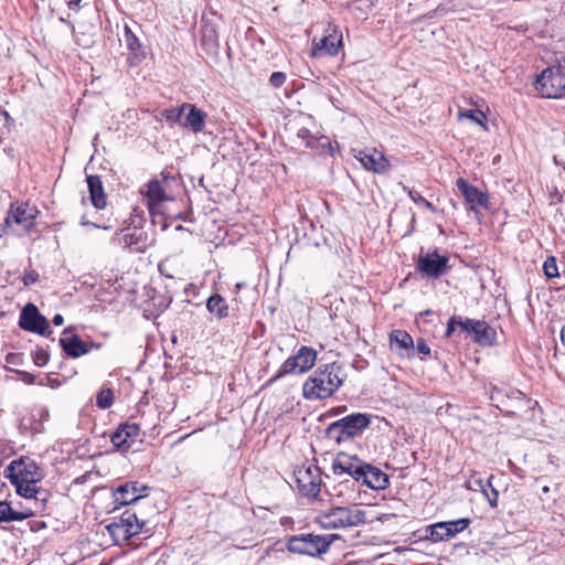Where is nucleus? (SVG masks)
Listing matches in <instances>:
<instances>
[{
  "label": "nucleus",
  "instance_id": "obj_39",
  "mask_svg": "<svg viewBox=\"0 0 565 565\" xmlns=\"http://www.w3.org/2000/svg\"><path fill=\"white\" fill-rule=\"evenodd\" d=\"M408 196L411 198V200L414 203H416L431 212L435 211L434 205L429 201H427L424 196H422L419 192H417L415 190H408Z\"/></svg>",
  "mask_w": 565,
  "mask_h": 565
},
{
  "label": "nucleus",
  "instance_id": "obj_53",
  "mask_svg": "<svg viewBox=\"0 0 565 565\" xmlns=\"http://www.w3.org/2000/svg\"><path fill=\"white\" fill-rule=\"evenodd\" d=\"M35 430L41 431L42 427L39 425L38 427H34Z\"/></svg>",
  "mask_w": 565,
  "mask_h": 565
},
{
  "label": "nucleus",
  "instance_id": "obj_35",
  "mask_svg": "<svg viewBox=\"0 0 565 565\" xmlns=\"http://www.w3.org/2000/svg\"><path fill=\"white\" fill-rule=\"evenodd\" d=\"M202 45L207 46L211 50H215L218 46V36L214 28L206 26L202 32L201 39Z\"/></svg>",
  "mask_w": 565,
  "mask_h": 565
},
{
  "label": "nucleus",
  "instance_id": "obj_21",
  "mask_svg": "<svg viewBox=\"0 0 565 565\" xmlns=\"http://www.w3.org/2000/svg\"><path fill=\"white\" fill-rule=\"evenodd\" d=\"M456 185L459 192L463 195L467 203L470 204L471 210H473L476 206H487L489 201L488 195L475 185L469 184L467 180L459 178L456 181Z\"/></svg>",
  "mask_w": 565,
  "mask_h": 565
},
{
  "label": "nucleus",
  "instance_id": "obj_12",
  "mask_svg": "<svg viewBox=\"0 0 565 565\" xmlns=\"http://www.w3.org/2000/svg\"><path fill=\"white\" fill-rule=\"evenodd\" d=\"M354 158L361 162L364 169L373 173L382 174L390 169L387 158L375 148L354 150Z\"/></svg>",
  "mask_w": 565,
  "mask_h": 565
},
{
  "label": "nucleus",
  "instance_id": "obj_43",
  "mask_svg": "<svg viewBox=\"0 0 565 565\" xmlns=\"http://www.w3.org/2000/svg\"><path fill=\"white\" fill-rule=\"evenodd\" d=\"M286 74L282 72H274L269 77V83L273 87L278 88L286 82Z\"/></svg>",
  "mask_w": 565,
  "mask_h": 565
},
{
  "label": "nucleus",
  "instance_id": "obj_36",
  "mask_svg": "<svg viewBox=\"0 0 565 565\" xmlns=\"http://www.w3.org/2000/svg\"><path fill=\"white\" fill-rule=\"evenodd\" d=\"M111 443L117 449H127L131 446L129 439L127 436H125L124 429L120 426L113 435H111Z\"/></svg>",
  "mask_w": 565,
  "mask_h": 565
},
{
  "label": "nucleus",
  "instance_id": "obj_24",
  "mask_svg": "<svg viewBox=\"0 0 565 565\" xmlns=\"http://www.w3.org/2000/svg\"><path fill=\"white\" fill-rule=\"evenodd\" d=\"M60 344L64 352L71 358H79L89 352L86 343L83 342L78 335L70 333L67 329L60 339Z\"/></svg>",
  "mask_w": 565,
  "mask_h": 565
},
{
  "label": "nucleus",
  "instance_id": "obj_52",
  "mask_svg": "<svg viewBox=\"0 0 565 565\" xmlns=\"http://www.w3.org/2000/svg\"><path fill=\"white\" fill-rule=\"evenodd\" d=\"M243 286H244V285H243L242 282L236 284V288H237V289L243 288Z\"/></svg>",
  "mask_w": 565,
  "mask_h": 565
},
{
  "label": "nucleus",
  "instance_id": "obj_15",
  "mask_svg": "<svg viewBox=\"0 0 565 565\" xmlns=\"http://www.w3.org/2000/svg\"><path fill=\"white\" fill-rule=\"evenodd\" d=\"M447 263L448 257L440 256L437 250H435L425 255L420 254L417 268L428 277L438 278L445 273Z\"/></svg>",
  "mask_w": 565,
  "mask_h": 565
},
{
  "label": "nucleus",
  "instance_id": "obj_54",
  "mask_svg": "<svg viewBox=\"0 0 565 565\" xmlns=\"http://www.w3.org/2000/svg\"><path fill=\"white\" fill-rule=\"evenodd\" d=\"M177 230H178V231H182V230H183L182 225H178V226H177Z\"/></svg>",
  "mask_w": 565,
  "mask_h": 565
},
{
  "label": "nucleus",
  "instance_id": "obj_6",
  "mask_svg": "<svg viewBox=\"0 0 565 565\" xmlns=\"http://www.w3.org/2000/svg\"><path fill=\"white\" fill-rule=\"evenodd\" d=\"M143 522H140L136 513L126 510L122 514L106 525V530L116 544L127 542L142 531Z\"/></svg>",
  "mask_w": 565,
  "mask_h": 565
},
{
  "label": "nucleus",
  "instance_id": "obj_51",
  "mask_svg": "<svg viewBox=\"0 0 565 565\" xmlns=\"http://www.w3.org/2000/svg\"><path fill=\"white\" fill-rule=\"evenodd\" d=\"M561 340H562L563 344H565V326L561 330Z\"/></svg>",
  "mask_w": 565,
  "mask_h": 565
},
{
  "label": "nucleus",
  "instance_id": "obj_10",
  "mask_svg": "<svg viewBox=\"0 0 565 565\" xmlns=\"http://www.w3.org/2000/svg\"><path fill=\"white\" fill-rule=\"evenodd\" d=\"M295 477L299 491L303 495L311 498L318 495L321 487V476L317 466L301 467L295 472Z\"/></svg>",
  "mask_w": 565,
  "mask_h": 565
},
{
  "label": "nucleus",
  "instance_id": "obj_8",
  "mask_svg": "<svg viewBox=\"0 0 565 565\" xmlns=\"http://www.w3.org/2000/svg\"><path fill=\"white\" fill-rule=\"evenodd\" d=\"M168 184L169 180L167 178L161 180L152 179L140 189V193L146 199L150 214H160L162 203L173 200V198L168 193Z\"/></svg>",
  "mask_w": 565,
  "mask_h": 565
},
{
  "label": "nucleus",
  "instance_id": "obj_47",
  "mask_svg": "<svg viewBox=\"0 0 565 565\" xmlns=\"http://www.w3.org/2000/svg\"><path fill=\"white\" fill-rule=\"evenodd\" d=\"M81 225H83V226L89 225V226H93L95 228H103L105 231H109V230L113 228L111 225H102V224H98V223H93V222L87 221L85 217H82Z\"/></svg>",
  "mask_w": 565,
  "mask_h": 565
},
{
  "label": "nucleus",
  "instance_id": "obj_26",
  "mask_svg": "<svg viewBox=\"0 0 565 565\" xmlns=\"http://www.w3.org/2000/svg\"><path fill=\"white\" fill-rule=\"evenodd\" d=\"M115 502L120 505H127L136 502L138 499L142 497L139 493V489L137 488V483H125L120 484L116 491L114 492Z\"/></svg>",
  "mask_w": 565,
  "mask_h": 565
},
{
  "label": "nucleus",
  "instance_id": "obj_16",
  "mask_svg": "<svg viewBox=\"0 0 565 565\" xmlns=\"http://www.w3.org/2000/svg\"><path fill=\"white\" fill-rule=\"evenodd\" d=\"M524 397V394L516 388L504 390L493 387L490 395V398L495 403V406L507 413H513L511 408L515 407V404L522 403Z\"/></svg>",
  "mask_w": 565,
  "mask_h": 565
},
{
  "label": "nucleus",
  "instance_id": "obj_5",
  "mask_svg": "<svg viewBox=\"0 0 565 565\" xmlns=\"http://www.w3.org/2000/svg\"><path fill=\"white\" fill-rule=\"evenodd\" d=\"M366 521L365 511L359 508L338 507L319 516V523L326 529L358 526Z\"/></svg>",
  "mask_w": 565,
  "mask_h": 565
},
{
  "label": "nucleus",
  "instance_id": "obj_46",
  "mask_svg": "<svg viewBox=\"0 0 565 565\" xmlns=\"http://www.w3.org/2000/svg\"><path fill=\"white\" fill-rule=\"evenodd\" d=\"M416 350L424 355H428L430 353V348L423 339L417 340Z\"/></svg>",
  "mask_w": 565,
  "mask_h": 565
},
{
  "label": "nucleus",
  "instance_id": "obj_20",
  "mask_svg": "<svg viewBox=\"0 0 565 565\" xmlns=\"http://www.w3.org/2000/svg\"><path fill=\"white\" fill-rule=\"evenodd\" d=\"M358 482L373 490H383L390 481L387 475L381 469L365 462Z\"/></svg>",
  "mask_w": 565,
  "mask_h": 565
},
{
  "label": "nucleus",
  "instance_id": "obj_32",
  "mask_svg": "<svg viewBox=\"0 0 565 565\" xmlns=\"http://www.w3.org/2000/svg\"><path fill=\"white\" fill-rule=\"evenodd\" d=\"M328 438L341 443L342 440L349 439L350 437L344 434L341 419L331 423L327 428Z\"/></svg>",
  "mask_w": 565,
  "mask_h": 565
},
{
  "label": "nucleus",
  "instance_id": "obj_18",
  "mask_svg": "<svg viewBox=\"0 0 565 565\" xmlns=\"http://www.w3.org/2000/svg\"><path fill=\"white\" fill-rule=\"evenodd\" d=\"M494 476H490L487 480H483L479 473L473 472L466 482L467 489L471 491H480L483 497L488 500L492 508L498 505L499 492L493 487Z\"/></svg>",
  "mask_w": 565,
  "mask_h": 565
},
{
  "label": "nucleus",
  "instance_id": "obj_3",
  "mask_svg": "<svg viewBox=\"0 0 565 565\" xmlns=\"http://www.w3.org/2000/svg\"><path fill=\"white\" fill-rule=\"evenodd\" d=\"M534 87L545 98L565 97V65L555 63L543 70L536 76Z\"/></svg>",
  "mask_w": 565,
  "mask_h": 565
},
{
  "label": "nucleus",
  "instance_id": "obj_27",
  "mask_svg": "<svg viewBox=\"0 0 565 565\" xmlns=\"http://www.w3.org/2000/svg\"><path fill=\"white\" fill-rule=\"evenodd\" d=\"M87 185L93 205L99 210L104 209L106 206V196L100 178L97 175H88Z\"/></svg>",
  "mask_w": 565,
  "mask_h": 565
},
{
  "label": "nucleus",
  "instance_id": "obj_29",
  "mask_svg": "<svg viewBox=\"0 0 565 565\" xmlns=\"http://www.w3.org/2000/svg\"><path fill=\"white\" fill-rule=\"evenodd\" d=\"M33 515L31 510L25 512L13 511L7 501H0V522L22 521Z\"/></svg>",
  "mask_w": 565,
  "mask_h": 565
},
{
  "label": "nucleus",
  "instance_id": "obj_49",
  "mask_svg": "<svg viewBox=\"0 0 565 565\" xmlns=\"http://www.w3.org/2000/svg\"><path fill=\"white\" fill-rule=\"evenodd\" d=\"M52 321H53V323H54L55 326H62V324H63V322H64V318H63V316H62V315L56 313V315L53 317V320H52Z\"/></svg>",
  "mask_w": 565,
  "mask_h": 565
},
{
  "label": "nucleus",
  "instance_id": "obj_25",
  "mask_svg": "<svg viewBox=\"0 0 565 565\" xmlns=\"http://www.w3.org/2000/svg\"><path fill=\"white\" fill-rule=\"evenodd\" d=\"M185 111L188 113L181 126L191 129L195 134L202 131L206 114L192 104H184Z\"/></svg>",
  "mask_w": 565,
  "mask_h": 565
},
{
  "label": "nucleus",
  "instance_id": "obj_28",
  "mask_svg": "<svg viewBox=\"0 0 565 565\" xmlns=\"http://www.w3.org/2000/svg\"><path fill=\"white\" fill-rule=\"evenodd\" d=\"M206 309L210 313L214 315L217 319H223L228 316V306L225 299L218 294L212 295L206 301Z\"/></svg>",
  "mask_w": 565,
  "mask_h": 565
},
{
  "label": "nucleus",
  "instance_id": "obj_22",
  "mask_svg": "<svg viewBox=\"0 0 565 565\" xmlns=\"http://www.w3.org/2000/svg\"><path fill=\"white\" fill-rule=\"evenodd\" d=\"M372 417L369 414L354 413L341 418L344 434L350 438L361 435L370 426Z\"/></svg>",
  "mask_w": 565,
  "mask_h": 565
},
{
  "label": "nucleus",
  "instance_id": "obj_37",
  "mask_svg": "<svg viewBox=\"0 0 565 565\" xmlns=\"http://www.w3.org/2000/svg\"><path fill=\"white\" fill-rule=\"evenodd\" d=\"M124 40H125L126 46L131 52L136 53L140 49V43H139L138 38L132 33V31L128 26H125Z\"/></svg>",
  "mask_w": 565,
  "mask_h": 565
},
{
  "label": "nucleus",
  "instance_id": "obj_33",
  "mask_svg": "<svg viewBox=\"0 0 565 565\" xmlns=\"http://www.w3.org/2000/svg\"><path fill=\"white\" fill-rule=\"evenodd\" d=\"M162 117L171 125L183 122L182 117L184 115V104L181 107L164 109L161 113Z\"/></svg>",
  "mask_w": 565,
  "mask_h": 565
},
{
  "label": "nucleus",
  "instance_id": "obj_2",
  "mask_svg": "<svg viewBox=\"0 0 565 565\" xmlns=\"http://www.w3.org/2000/svg\"><path fill=\"white\" fill-rule=\"evenodd\" d=\"M4 476L15 487L19 495L40 500L38 495L42 492L36 483L42 479V473L33 460L29 458L13 460L6 469ZM41 500L44 501L45 498H41Z\"/></svg>",
  "mask_w": 565,
  "mask_h": 565
},
{
  "label": "nucleus",
  "instance_id": "obj_9",
  "mask_svg": "<svg viewBox=\"0 0 565 565\" xmlns=\"http://www.w3.org/2000/svg\"><path fill=\"white\" fill-rule=\"evenodd\" d=\"M342 46V33L337 25L329 24L321 39L312 40L311 56H335Z\"/></svg>",
  "mask_w": 565,
  "mask_h": 565
},
{
  "label": "nucleus",
  "instance_id": "obj_4",
  "mask_svg": "<svg viewBox=\"0 0 565 565\" xmlns=\"http://www.w3.org/2000/svg\"><path fill=\"white\" fill-rule=\"evenodd\" d=\"M331 542L326 535L299 534L289 536L286 540V548L294 554L316 557L326 553Z\"/></svg>",
  "mask_w": 565,
  "mask_h": 565
},
{
  "label": "nucleus",
  "instance_id": "obj_45",
  "mask_svg": "<svg viewBox=\"0 0 565 565\" xmlns=\"http://www.w3.org/2000/svg\"><path fill=\"white\" fill-rule=\"evenodd\" d=\"M39 280V274L34 270L25 273L23 276V282L25 286L35 284Z\"/></svg>",
  "mask_w": 565,
  "mask_h": 565
},
{
  "label": "nucleus",
  "instance_id": "obj_31",
  "mask_svg": "<svg viewBox=\"0 0 565 565\" xmlns=\"http://www.w3.org/2000/svg\"><path fill=\"white\" fill-rule=\"evenodd\" d=\"M469 119L478 125H480L483 129L487 130V117L482 110L479 109H466L460 110L458 113V119Z\"/></svg>",
  "mask_w": 565,
  "mask_h": 565
},
{
  "label": "nucleus",
  "instance_id": "obj_50",
  "mask_svg": "<svg viewBox=\"0 0 565 565\" xmlns=\"http://www.w3.org/2000/svg\"><path fill=\"white\" fill-rule=\"evenodd\" d=\"M81 0H70L67 2L68 9L71 10H77L79 7Z\"/></svg>",
  "mask_w": 565,
  "mask_h": 565
},
{
  "label": "nucleus",
  "instance_id": "obj_11",
  "mask_svg": "<svg viewBox=\"0 0 565 565\" xmlns=\"http://www.w3.org/2000/svg\"><path fill=\"white\" fill-rule=\"evenodd\" d=\"M19 327L25 331L45 335L49 331V321L40 313L36 306L28 303L20 313Z\"/></svg>",
  "mask_w": 565,
  "mask_h": 565
},
{
  "label": "nucleus",
  "instance_id": "obj_23",
  "mask_svg": "<svg viewBox=\"0 0 565 565\" xmlns=\"http://www.w3.org/2000/svg\"><path fill=\"white\" fill-rule=\"evenodd\" d=\"M113 242L134 252H143L146 247V237L143 233L137 228L128 231L127 233L116 234Z\"/></svg>",
  "mask_w": 565,
  "mask_h": 565
},
{
  "label": "nucleus",
  "instance_id": "obj_44",
  "mask_svg": "<svg viewBox=\"0 0 565 565\" xmlns=\"http://www.w3.org/2000/svg\"><path fill=\"white\" fill-rule=\"evenodd\" d=\"M33 360L38 366H44L49 362V353L44 350H38L33 355Z\"/></svg>",
  "mask_w": 565,
  "mask_h": 565
},
{
  "label": "nucleus",
  "instance_id": "obj_38",
  "mask_svg": "<svg viewBox=\"0 0 565 565\" xmlns=\"http://www.w3.org/2000/svg\"><path fill=\"white\" fill-rule=\"evenodd\" d=\"M114 395L110 390H102L97 394L96 403L100 408H108L113 405Z\"/></svg>",
  "mask_w": 565,
  "mask_h": 565
},
{
  "label": "nucleus",
  "instance_id": "obj_42",
  "mask_svg": "<svg viewBox=\"0 0 565 565\" xmlns=\"http://www.w3.org/2000/svg\"><path fill=\"white\" fill-rule=\"evenodd\" d=\"M463 320L460 317H451L447 323L446 337L449 338L454 333L456 327H460L462 329Z\"/></svg>",
  "mask_w": 565,
  "mask_h": 565
},
{
  "label": "nucleus",
  "instance_id": "obj_55",
  "mask_svg": "<svg viewBox=\"0 0 565 565\" xmlns=\"http://www.w3.org/2000/svg\"><path fill=\"white\" fill-rule=\"evenodd\" d=\"M543 492H548V487H546V486H545V487L543 488Z\"/></svg>",
  "mask_w": 565,
  "mask_h": 565
},
{
  "label": "nucleus",
  "instance_id": "obj_14",
  "mask_svg": "<svg viewBox=\"0 0 565 565\" xmlns=\"http://www.w3.org/2000/svg\"><path fill=\"white\" fill-rule=\"evenodd\" d=\"M470 524V520L462 518L455 521L439 522L429 526V537L434 542L446 541L462 532Z\"/></svg>",
  "mask_w": 565,
  "mask_h": 565
},
{
  "label": "nucleus",
  "instance_id": "obj_17",
  "mask_svg": "<svg viewBox=\"0 0 565 565\" xmlns=\"http://www.w3.org/2000/svg\"><path fill=\"white\" fill-rule=\"evenodd\" d=\"M462 330L481 345L491 344L495 335V331L483 320L466 319L462 322Z\"/></svg>",
  "mask_w": 565,
  "mask_h": 565
},
{
  "label": "nucleus",
  "instance_id": "obj_48",
  "mask_svg": "<svg viewBox=\"0 0 565 565\" xmlns=\"http://www.w3.org/2000/svg\"><path fill=\"white\" fill-rule=\"evenodd\" d=\"M34 416H39L40 420H46L49 417V411L44 407H40L39 409L35 411Z\"/></svg>",
  "mask_w": 565,
  "mask_h": 565
},
{
  "label": "nucleus",
  "instance_id": "obj_30",
  "mask_svg": "<svg viewBox=\"0 0 565 565\" xmlns=\"http://www.w3.org/2000/svg\"><path fill=\"white\" fill-rule=\"evenodd\" d=\"M391 343H395L399 349L408 350L414 347L411 334L404 330H394L390 335Z\"/></svg>",
  "mask_w": 565,
  "mask_h": 565
},
{
  "label": "nucleus",
  "instance_id": "obj_1",
  "mask_svg": "<svg viewBox=\"0 0 565 565\" xmlns=\"http://www.w3.org/2000/svg\"><path fill=\"white\" fill-rule=\"evenodd\" d=\"M342 384L343 370L339 363L332 362L321 365L303 383V397L310 401L328 398L332 396Z\"/></svg>",
  "mask_w": 565,
  "mask_h": 565
},
{
  "label": "nucleus",
  "instance_id": "obj_41",
  "mask_svg": "<svg viewBox=\"0 0 565 565\" xmlns=\"http://www.w3.org/2000/svg\"><path fill=\"white\" fill-rule=\"evenodd\" d=\"M543 269H544V274H545L548 278H554V277H557V276H558V270H557V266H556V260H555V258H554V257H550V258H547V259L544 262Z\"/></svg>",
  "mask_w": 565,
  "mask_h": 565
},
{
  "label": "nucleus",
  "instance_id": "obj_40",
  "mask_svg": "<svg viewBox=\"0 0 565 565\" xmlns=\"http://www.w3.org/2000/svg\"><path fill=\"white\" fill-rule=\"evenodd\" d=\"M125 433V436L129 439L130 444L135 441L136 438L140 435V427L139 425L132 423V424H125L121 426Z\"/></svg>",
  "mask_w": 565,
  "mask_h": 565
},
{
  "label": "nucleus",
  "instance_id": "obj_13",
  "mask_svg": "<svg viewBox=\"0 0 565 565\" xmlns=\"http://www.w3.org/2000/svg\"><path fill=\"white\" fill-rule=\"evenodd\" d=\"M365 462L355 455L339 452L332 462L333 473L337 476L348 475L355 481H359Z\"/></svg>",
  "mask_w": 565,
  "mask_h": 565
},
{
  "label": "nucleus",
  "instance_id": "obj_7",
  "mask_svg": "<svg viewBox=\"0 0 565 565\" xmlns=\"http://www.w3.org/2000/svg\"><path fill=\"white\" fill-rule=\"evenodd\" d=\"M317 352L312 348L302 345L292 356H289L279 367L275 379L288 374H302L309 371L316 363Z\"/></svg>",
  "mask_w": 565,
  "mask_h": 565
},
{
  "label": "nucleus",
  "instance_id": "obj_19",
  "mask_svg": "<svg viewBox=\"0 0 565 565\" xmlns=\"http://www.w3.org/2000/svg\"><path fill=\"white\" fill-rule=\"evenodd\" d=\"M36 215L38 210L34 206H30L28 203L20 204L9 212L6 223L8 226L15 224L23 231H28L33 226Z\"/></svg>",
  "mask_w": 565,
  "mask_h": 565
},
{
  "label": "nucleus",
  "instance_id": "obj_34",
  "mask_svg": "<svg viewBox=\"0 0 565 565\" xmlns=\"http://www.w3.org/2000/svg\"><path fill=\"white\" fill-rule=\"evenodd\" d=\"M297 138L300 139L306 147L312 149L317 148L320 145H324L320 142L322 138L315 137L307 128H300L297 132Z\"/></svg>",
  "mask_w": 565,
  "mask_h": 565
}]
</instances>
